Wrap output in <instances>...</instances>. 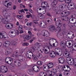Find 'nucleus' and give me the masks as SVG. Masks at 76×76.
<instances>
[{
    "mask_svg": "<svg viewBox=\"0 0 76 76\" xmlns=\"http://www.w3.org/2000/svg\"><path fill=\"white\" fill-rule=\"evenodd\" d=\"M52 71L55 74V73H57V70L55 69H52Z\"/></svg>",
    "mask_w": 76,
    "mask_h": 76,
    "instance_id": "nucleus-41",
    "label": "nucleus"
},
{
    "mask_svg": "<svg viewBox=\"0 0 76 76\" xmlns=\"http://www.w3.org/2000/svg\"><path fill=\"white\" fill-rule=\"evenodd\" d=\"M26 29L28 31H32V28H31L30 27H26Z\"/></svg>",
    "mask_w": 76,
    "mask_h": 76,
    "instance_id": "nucleus-46",
    "label": "nucleus"
},
{
    "mask_svg": "<svg viewBox=\"0 0 76 76\" xmlns=\"http://www.w3.org/2000/svg\"><path fill=\"white\" fill-rule=\"evenodd\" d=\"M28 6L29 7H30L31 8H32V5L30 4H29Z\"/></svg>",
    "mask_w": 76,
    "mask_h": 76,
    "instance_id": "nucleus-55",
    "label": "nucleus"
},
{
    "mask_svg": "<svg viewBox=\"0 0 76 76\" xmlns=\"http://www.w3.org/2000/svg\"><path fill=\"white\" fill-rule=\"evenodd\" d=\"M75 4L74 3H69L68 5L64 4L61 5L60 6V9H61L62 10H64L65 8H67L69 10H73L75 8Z\"/></svg>",
    "mask_w": 76,
    "mask_h": 76,
    "instance_id": "nucleus-3",
    "label": "nucleus"
},
{
    "mask_svg": "<svg viewBox=\"0 0 76 76\" xmlns=\"http://www.w3.org/2000/svg\"><path fill=\"white\" fill-rule=\"evenodd\" d=\"M10 45V42L8 41H6L4 42L3 44V47L6 48L9 47Z\"/></svg>",
    "mask_w": 76,
    "mask_h": 76,
    "instance_id": "nucleus-12",
    "label": "nucleus"
},
{
    "mask_svg": "<svg viewBox=\"0 0 76 76\" xmlns=\"http://www.w3.org/2000/svg\"><path fill=\"white\" fill-rule=\"evenodd\" d=\"M68 34L69 35H71V36L69 37V39H72V38H73L75 37V36L74 35V34L73 33V32L71 31H69Z\"/></svg>",
    "mask_w": 76,
    "mask_h": 76,
    "instance_id": "nucleus-19",
    "label": "nucleus"
},
{
    "mask_svg": "<svg viewBox=\"0 0 76 76\" xmlns=\"http://www.w3.org/2000/svg\"><path fill=\"white\" fill-rule=\"evenodd\" d=\"M37 21H38V20H34L33 21V22L34 23H35L36 25V26H38L39 25V24H38V23Z\"/></svg>",
    "mask_w": 76,
    "mask_h": 76,
    "instance_id": "nucleus-34",
    "label": "nucleus"
},
{
    "mask_svg": "<svg viewBox=\"0 0 76 76\" xmlns=\"http://www.w3.org/2000/svg\"><path fill=\"white\" fill-rule=\"evenodd\" d=\"M33 70L36 73H38L39 71V68L37 66H34L33 67Z\"/></svg>",
    "mask_w": 76,
    "mask_h": 76,
    "instance_id": "nucleus-16",
    "label": "nucleus"
},
{
    "mask_svg": "<svg viewBox=\"0 0 76 76\" xmlns=\"http://www.w3.org/2000/svg\"><path fill=\"white\" fill-rule=\"evenodd\" d=\"M12 49H9L7 50L6 51V53L7 55H9L10 54H11L12 53Z\"/></svg>",
    "mask_w": 76,
    "mask_h": 76,
    "instance_id": "nucleus-26",
    "label": "nucleus"
},
{
    "mask_svg": "<svg viewBox=\"0 0 76 76\" xmlns=\"http://www.w3.org/2000/svg\"><path fill=\"white\" fill-rule=\"evenodd\" d=\"M3 17L2 19V16H0V22H2L4 23H6L7 20L11 18V15L9 13H6L3 15Z\"/></svg>",
    "mask_w": 76,
    "mask_h": 76,
    "instance_id": "nucleus-5",
    "label": "nucleus"
},
{
    "mask_svg": "<svg viewBox=\"0 0 76 76\" xmlns=\"http://www.w3.org/2000/svg\"><path fill=\"white\" fill-rule=\"evenodd\" d=\"M50 56L52 58H54L56 57V53L54 51H52L50 54Z\"/></svg>",
    "mask_w": 76,
    "mask_h": 76,
    "instance_id": "nucleus-25",
    "label": "nucleus"
},
{
    "mask_svg": "<svg viewBox=\"0 0 76 76\" xmlns=\"http://www.w3.org/2000/svg\"><path fill=\"white\" fill-rule=\"evenodd\" d=\"M61 49L58 48H55V51L56 52V53H58L61 50Z\"/></svg>",
    "mask_w": 76,
    "mask_h": 76,
    "instance_id": "nucleus-37",
    "label": "nucleus"
},
{
    "mask_svg": "<svg viewBox=\"0 0 76 76\" xmlns=\"http://www.w3.org/2000/svg\"><path fill=\"white\" fill-rule=\"evenodd\" d=\"M59 1H60V2H63L64 1V0H58Z\"/></svg>",
    "mask_w": 76,
    "mask_h": 76,
    "instance_id": "nucleus-61",
    "label": "nucleus"
},
{
    "mask_svg": "<svg viewBox=\"0 0 76 76\" xmlns=\"http://www.w3.org/2000/svg\"><path fill=\"white\" fill-rule=\"evenodd\" d=\"M57 69H58V70H61V68H60L59 67H57Z\"/></svg>",
    "mask_w": 76,
    "mask_h": 76,
    "instance_id": "nucleus-63",
    "label": "nucleus"
},
{
    "mask_svg": "<svg viewBox=\"0 0 76 76\" xmlns=\"http://www.w3.org/2000/svg\"><path fill=\"white\" fill-rule=\"evenodd\" d=\"M17 17L20 19H23V16L17 15Z\"/></svg>",
    "mask_w": 76,
    "mask_h": 76,
    "instance_id": "nucleus-44",
    "label": "nucleus"
},
{
    "mask_svg": "<svg viewBox=\"0 0 76 76\" xmlns=\"http://www.w3.org/2000/svg\"><path fill=\"white\" fill-rule=\"evenodd\" d=\"M14 64L16 66H17V64H18V66H20V63L18 60H17L15 61Z\"/></svg>",
    "mask_w": 76,
    "mask_h": 76,
    "instance_id": "nucleus-33",
    "label": "nucleus"
},
{
    "mask_svg": "<svg viewBox=\"0 0 76 76\" xmlns=\"http://www.w3.org/2000/svg\"><path fill=\"white\" fill-rule=\"evenodd\" d=\"M35 45H37L38 48H42V45L41 43H35Z\"/></svg>",
    "mask_w": 76,
    "mask_h": 76,
    "instance_id": "nucleus-30",
    "label": "nucleus"
},
{
    "mask_svg": "<svg viewBox=\"0 0 76 76\" xmlns=\"http://www.w3.org/2000/svg\"><path fill=\"white\" fill-rule=\"evenodd\" d=\"M38 57L40 58H42V55L41 54H39Z\"/></svg>",
    "mask_w": 76,
    "mask_h": 76,
    "instance_id": "nucleus-53",
    "label": "nucleus"
},
{
    "mask_svg": "<svg viewBox=\"0 0 76 76\" xmlns=\"http://www.w3.org/2000/svg\"><path fill=\"white\" fill-rule=\"evenodd\" d=\"M31 38V35H25L24 37V39L26 40H28V39H30Z\"/></svg>",
    "mask_w": 76,
    "mask_h": 76,
    "instance_id": "nucleus-21",
    "label": "nucleus"
},
{
    "mask_svg": "<svg viewBox=\"0 0 76 76\" xmlns=\"http://www.w3.org/2000/svg\"><path fill=\"white\" fill-rule=\"evenodd\" d=\"M47 15H48V16H51V15H50V12H48L47 13Z\"/></svg>",
    "mask_w": 76,
    "mask_h": 76,
    "instance_id": "nucleus-60",
    "label": "nucleus"
},
{
    "mask_svg": "<svg viewBox=\"0 0 76 76\" xmlns=\"http://www.w3.org/2000/svg\"><path fill=\"white\" fill-rule=\"evenodd\" d=\"M75 20V18H70L69 20V22L71 23H73V21Z\"/></svg>",
    "mask_w": 76,
    "mask_h": 76,
    "instance_id": "nucleus-39",
    "label": "nucleus"
},
{
    "mask_svg": "<svg viewBox=\"0 0 76 76\" xmlns=\"http://www.w3.org/2000/svg\"><path fill=\"white\" fill-rule=\"evenodd\" d=\"M37 16L39 19H45V16L44 15H41V14H38Z\"/></svg>",
    "mask_w": 76,
    "mask_h": 76,
    "instance_id": "nucleus-28",
    "label": "nucleus"
},
{
    "mask_svg": "<svg viewBox=\"0 0 76 76\" xmlns=\"http://www.w3.org/2000/svg\"><path fill=\"white\" fill-rule=\"evenodd\" d=\"M12 44L13 45H15L16 44V42L13 41L12 42Z\"/></svg>",
    "mask_w": 76,
    "mask_h": 76,
    "instance_id": "nucleus-49",
    "label": "nucleus"
},
{
    "mask_svg": "<svg viewBox=\"0 0 76 76\" xmlns=\"http://www.w3.org/2000/svg\"><path fill=\"white\" fill-rule=\"evenodd\" d=\"M29 74L30 75H34V72L32 70H29Z\"/></svg>",
    "mask_w": 76,
    "mask_h": 76,
    "instance_id": "nucleus-42",
    "label": "nucleus"
},
{
    "mask_svg": "<svg viewBox=\"0 0 76 76\" xmlns=\"http://www.w3.org/2000/svg\"><path fill=\"white\" fill-rule=\"evenodd\" d=\"M42 62L41 61H38L37 62V64L39 66H41L43 64Z\"/></svg>",
    "mask_w": 76,
    "mask_h": 76,
    "instance_id": "nucleus-36",
    "label": "nucleus"
},
{
    "mask_svg": "<svg viewBox=\"0 0 76 76\" xmlns=\"http://www.w3.org/2000/svg\"><path fill=\"white\" fill-rule=\"evenodd\" d=\"M66 15V16L70 15V12L66 10H64L61 13V15L63 18H65L64 15Z\"/></svg>",
    "mask_w": 76,
    "mask_h": 76,
    "instance_id": "nucleus-11",
    "label": "nucleus"
},
{
    "mask_svg": "<svg viewBox=\"0 0 76 76\" xmlns=\"http://www.w3.org/2000/svg\"><path fill=\"white\" fill-rule=\"evenodd\" d=\"M58 52L56 53V54L58 55V56H61V55L63 54V52L62 51L61 49L60 50V51H59Z\"/></svg>",
    "mask_w": 76,
    "mask_h": 76,
    "instance_id": "nucleus-32",
    "label": "nucleus"
},
{
    "mask_svg": "<svg viewBox=\"0 0 76 76\" xmlns=\"http://www.w3.org/2000/svg\"><path fill=\"white\" fill-rule=\"evenodd\" d=\"M76 17V15L74 14L73 15H72L71 16L72 18H75V17Z\"/></svg>",
    "mask_w": 76,
    "mask_h": 76,
    "instance_id": "nucleus-58",
    "label": "nucleus"
},
{
    "mask_svg": "<svg viewBox=\"0 0 76 76\" xmlns=\"http://www.w3.org/2000/svg\"><path fill=\"white\" fill-rule=\"evenodd\" d=\"M51 42H55L53 43V47H57L58 46V42H57L56 39H50L49 40V42H47L46 44V46H43V47L44 48H48V49L49 48H53V46L51 45Z\"/></svg>",
    "mask_w": 76,
    "mask_h": 76,
    "instance_id": "nucleus-1",
    "label": "nucleus"
},
{
    "mask_svg": "<svg viewBox=\"0 0 76 76\" xmlns=\"http://www.w3.org/2000/svg\"><path fill=\"white\" fill-rule=\"evenodd\" d=\"M64 74L65 75V76H67L68 75H69V73H67L66 71H65L64 72Z\"/></svg>",
    "mask_w": 76,
    "mask_h": 76,
    "instance_id": "nucleus-51",
    "label": "nucleus"
},
{
    "mask_svg": "<svg viewBox=\"0 0 76 76\" xmlns=\"http://www.w3.org/2000/svg\"><path fill=\"white\" fill-rule=\"evenodd\" d=\"M23 12L24 13H25V12H24V10H21L19 12V13L20 14V13H21V12Z\"/></svg>",
    "mask_w": 76,
    "mask_h": 76,
    "instance_id": "nucleus-54",
    "label": "nucleus"
},
{
    "mask_svg": "<svg viewBox=\"0 0 76 76\" xmlns=\"http://www.w3.org/2000/svg\"><path fill=\"white\" fill-rule=\"evenodd\" d=\"M6 38L4 37V35L1 33H0V38Z\"/></svg>",
    "mask_w": 76,
    "mask_h": 76,
    "instance_id": "nucleus-38",
    "label": "nucleus"
},
{
    "mask_svg": "<svg viewBox=\"0 0 76 76\" xmlns=\"http://www.w3.org/2000/svg\"><path fill=\"white\" fill-rule=\"evenodd\" d=\"M54 66V64L52 62H50L48 64V69H51Z\"/></svg>",
    "mask_w": 76,
    "mask_h": 76,
    "instance_id": "nucleus-27",
    "label": "nucleus"
},
{
    "mask_svg": "<svg viewBox=\"0 0 76 76\" xmlns=\"http://www.w3.org/2000/svg\"><path fill=\"white\" fill-rule=\"evenodd\" d=\"M43 50H44V49H40V51H39L41 52V53H42V51H43Z\"/></svg>",
    "mask_w": 76,
    "mask_h": 76,
    "instance_id": "nucleus-57",
    "label": "nucleus"
},
{
    "mask_svg": "<svg viewBox=\"0 0 76 76\" xmlns=\"http://www.w3.org/2000/svg\"><path fill=\"white\" fill-rule=\"evenodd\" d=\"M0 70H4V73H6L7 72V68L5 66L2 65L0 66Z\"/></svg>",
    "mask_w": 76,
    "mask_h": 76,
    "instance_id": "nucleus-13",
    "label": "nucleus"
},
{
    "mask_svg": "<svg viewBox=\"0 0 76 76\" xmlns=\"http://www.w3.org/2000/svg\"><path fill=\"white\" fill-rule=\"evenodd\" d=\"M65 2L67 4H69V3H70V2H69L68 0H65Z\"/></svg>",
    "mask_w": 76,
    "mask_h": 76,
    "instance_id": "nucleus-52",
    "label": "nucleus"
},
{
    "mask_svg": "<svg viewBox=\"0 0 76 76\" xmlns=\"http://www.w3.org/2000/svg\"><path fill=\"white\" fill-rule=\"evenodd\" d=\"M51 20L52 21V19L51 18H48L46 19L45 21H43V23H44L42 26H41V25H39V26L42 28H47V24L46 23V22H47L48 23H49L50 21Z\"/></svg>",
    "mask_w": 76,
    "mask_h": 76,
    "instance_id": "nucleus-8",
    "label": "nucleus"
},
{
    "mask_svg": "<svg viewBox=\"0 0 76 76\" xmlns=\"http://www.w3.org/2000/svg\"><path fill=\"white\" fill-rule=\"evenodd\" d=\"M26 56L28 58L30 59L32 58L34 59V61H36L38 60V56L37 55L34 56L33 53L30 50L28 51L27 52Z\"/></svg>",
    "mask_w": 76,
    "mask_h": 76,
    "instance_id": "nucleus-6",
    "label": "nucleus"
},
{
    "mask_svg": "<svg viewBox=\"0 0 76 76\" xmlns=\"http://www.w3.org/2000/svg\"><path fill=\"white\" fill-rule=\"evenodd\" d=\"M60 45L62 48H63L64 49L65 48H66L65 47V43L63 42H61L60 44Z\"/></svg>",
    "mask_w": 76,
    "mask_h": 76,
    "instance_id": "nucleus-29",
    "label": "nucleus"
},
{
    "mask_svg": "<svg viewBox=\"0 0 76 76\" xmlns=\"http://www.w3.org/2000/svg\"><path fill=\"white\" fill-rule=\"evenodd\" d=\"M23 28V27L21 25H19V27H18V29L20 31V30H22L23 29V28Z\"/></svg>",
    "mask_w": 76,
    "mask_h": 76,
    "instance_id": "nucleus-45",
    "label": "nucleus"
},
{
    "mask_svg": "<svg viewBox=\"0 0 76 76\" xmlns=\"http://www.w3.org/2000/svg\"><path fill=\"white\" fill-rule=\"evenodd\" d=\"M47 75V72H42L40 73V76H42V75Z\"/></svg>",
    "mask_w": 76,
    "mask_h": 76,
    "instance_id": "nucleus-35",
    "label": "nucleus"
},
{
    "mask_svg": "<svg viewBox=\"0 0 76 76\" xmlns=\"http://www.w3.org/2000/svg\"><path fill=\"white\" fill-rule=\"evenodd\" d=\"M20 34H23V31L22 30H20Z\"/></svg>",
    "mask_w": 76,
    "mask_h": 76,
    "instance_id": "nucleus-59",
    "label": "nucleus"
},
{
    "mask_svg": "<svg viewBox=\"0 0 76 76\" xmlns=\"http://www.w3.org/2000/svg\"><path fill=\"white\" fill-rule=\"evenodd\" d=\"M57 3V0H54L53 1L52 3V5L54 7L56 6Z\"/></svg>",
    "mask_w": 76,
    "mask_h": 76,
    "instance_id": "nucleus-31",
    "label": "nucleus"
},
{
    "mask_svg": "<svg viewBox=\"0 0 76 76\" xmlns=\"http://www.w3.org/2000/svg\"><path fill=\"white\" fill-rule=\"evenodd\" d=\"M10 33L12 34V35L9 34L10 37H11V38H13L16 36V35H19V31L18 30L16 31L15 30L12 29L10 31Z\"/></svg>",
    "mask_w": 76,
    "mask_h": 76,
    "instance_id": "nucleus-7",
    "label": "nucleus"
},
{
    "mask_svg": "<svg viewBox=\"0 0 76 76\" xmlns=\"http://www.w3.org/2000/svg\"><path fill=\"white\" fill-rule=\"evenodd\" d=\"M45 54H48V53H49V51H48L46 49H45Z\"/></svg>",
    "mask_w": 76,
    "mask_h": 76,
    "instance_id": "nucleus-50",
    "label": "nucleus"
},
{
    "mask_svg": "<svg viewBox=\"0 0 76 76\" xmlns=\"http://www.w3.org/2000/svg\"><path fill=\"white\" fill-rule=\"evenodd\" d=\"M43 70L44 71H45V72H47L48 69V66L47 64H45L43 65Z\"/></svg>",
    "mask_w": 76,
    "mask_h": 76,
    "instance_id": "nucleus-24",
    "label": "nucleus"
},
{
    "mask_svg": "<svg viewBox=\"0 0 76 76\" xmlns=\"http://www.w3.org/2000/svg\"><path fill=\"white\" fill-rule=\"evenodd\" d=\"M41 34L45 37H50V33L49 32L45 30H43L42 31Z\"/></svg>",
    "mask_w": 76,
    "mask_h": 76,
    "instance_id": "nucleus-10",
    "label": "nucleus"
},
{
    "mask_svg": "<svg viewBox=\"0 0 76 76\" xmlns=\"http://www.w3.org/2000/svg\"><path fill=\"white\" fill-rule=\"evenodd\" d=\"M34 41V40L33 39H30V44H31V43H32V42Z\"/></svg>",
    "mask_w": 76,
    "mask_h": 76,
    "instance_id": "nucleus-56",
    "label": "nucleus"
},
{
    "mask_svg": "<svg viewBox=\"0 0 76 76\" xmlns=\"http://www.w3.org/2000/svg\"><path fill=\"white\" fill-rule=\"evenodd\" d=\"M32 24V23L31 22L30 23H27L26 24L27 26H31V25Z\"/></svg>",
    "mask_w": 76,
    "mask_h": 76,
    "instance_id": "nucleus-47",
    "label": "nucleus"
},
{
    "mask_svg": "<svg viewBox=\"0 0 76 76\" xmlns=\"http://www.w3.org/2000/svg\"><path fill=\"white\" fill-rule=\"evenodd\" d=\"M15 55L13 54L12 55V57H15V58H18V59L20 61H23V56L22 55H19V52H16L15 53Z\"/></svg>",
    "mask_w": 76,
    "mask_h": 76,
    "instance_id": "nucleus-9",
    "label": "nucleus"
},
{
    "mask_svg": "<svg viewBox=\"0 0 76 76\" xmlns=\"http://www.w3.org/2000/svg\"><path fill=\"white\" fill-rule=\"evenodd\" d=\"M28 33L29 34H30V35H32V33H31V31H29L28 32Z\"/></svg>",
    "mask_w": 76,
    "mask_h": 76,
    "instance_id": "nucleus-62",
    "label": "nucleus"
},
{
    "mask_svg": "<svg viewBox=\"0 0 76 76\" xmlns=\"http://www.w3.org/2000/svg\"><path fill=\"white\" fill-rule=\"evenodd\" d=\"M6 62L7 63L9 64H10L12 63V59L9 57H7L6 58Z\"/></svg>",
    "mask_w": 76,
    "mask_h": 76,
    "instance_id": "nucleus-14",
    "label": "nucleus"
},
{
    "mask_svg": "<svg viewBox=\"0 0 76 76\" xmlns=\"http://www.w3.org/2000/svg\"><path fill=\"white\" fill-rule=\"evenodd\" d=\"M56 25L58 26L57 28H56V29H55V26H54L52 25L50 26L49 27V31H57L58 32H60L61 31V25L62 24L59 21H57L56 23Z\"/></svg>",
    "mask_w": 76,
    "mask_h": 76,
    "instance_id": "nucleus-2",
    "label": "nucleus"
},
{
    "mask_svg": "<svg viewBox=\"0 0 76 76\" xmlns=\"http://www.w3.org/2000/svg\"><path fill=\"white\" fill-rule=\"evenodd\" d=\"M26 17L27 18H29L30 17V16H31V18H32V15L31 14L29 15H26Z\"/></svg>",
    "mask_w": 76,
    "mask_h": 76,
    "instance_id": "nucleus-48",
    "label": "nucleus"
},
{
    "mask_svg": "<svg viewBox=\"0 0 76 76\" xmlns=\"http://www.w3.org/2000/svg\"><path fill=\"white\" fill-rule=\"evenodd\" d=\"M31 52L32 53H34L35 50H38V49L37 48L35 47H31L30 49Z\"/></svg>",
    "mask_w": 76,
    "mask_h": 76,
    "instance_id": "nucleus-22",
    "label": "nucleus"
},
{
    "mask_svg": "<svg viewBox=\"0 0 76 76\" xmlns=\"http://www.w3.org/2000/svg\"><path fill=\"white\" fill-rule=\"evenodd\" d=\"M29 43L27 42H25L23 44V46H28L29 45Z\"/></svg>",
    "mask_w": 76,
    "mask_h": 76,
    "instance_id": "nucleus-43",
    "label": "nucleus"
},
{
    "mask_svg": "<svg viewBox=\"0 0 76 76\" xmlns=\"http://www.w3.org/2000/svg\"><path fill=\"white\" fill-rule=\"evenodd\" d=\"M58 61L59 63H64L65 62V59L64 58L61 57L58 58Z\"/></svg>",
    "mask_w": 76,
    "mask_h": 76,
    "instance_id": "nucleus-17",
    "label": "nucleus"
},
{
    "mask_svg": "<svg viewBox=\"0 0 76 76\" xmlns=\"http://www.w3.org/2000/svg\"><path fill=\"white\" fill-rule=\"evenodd\" d=\"M16 6H14V7H13V9L14 10H15V9H16Z\"/></svg>",
    "mask_w": 76,
    "mask_h": 76,
    "instance_id": "nucleus-64",
    "label": "nucleus"
},
{
    "mask_svg": "<svg viewBox=\"0 0 76 76\" xmlns=\"http://www.w3.org/2000/svg\"><path fill=\"white\" fill-rule=\"evenodd\" d=\"M5 27L7 28V29H12V28H13V25L10 23L7 24L5 25Z\"/></svg>",
    "mask_w": 76,
    "mask_h": 76,
    "instance_id": "nucleus-15",
    "label": "nucleus"
},
{
    "mask_svg": "<svg viewBox=\"0 0 76 76\" xmlns=\"http://www.w3.org/2000/svg\"><path fill=\"white\" fill-rule=\"evenodd\" d=\"M72 41H67L66 42V45L68 48H70L72 47Z\"/></svg>",
    "mask_w": 76,
    "mask_h": 76,
    "instance_id": "nucleus-20",
    "label": "nucleus"
},
{
    "mask_svg": "<svg viewBox=\"0 0 76 76\" xmlns=\"http://www.w3.org/2000/svg\"><path fill=\"white\" fill-rule=\"evenodd\" d=\"M7 1H6L5 2H4V4L5 6L7 7H9V6H11L12 5V3H7Z\"/></svg>",
    "mask_w": 76,
    "mask_h": 76,
    "instance_id": "nucleus-18",
    "label": "nucleus"
},
{
    "mask_svg": "<svg viewBox=\"0 0 76 76\" xmlns=\"http://www.w3.org/2000/svg\"><path fill=\"white\" fill-rule=\"evenodd\" d=\"M73 48L74 50L76 51V43H75L73 44Z\"/></svg>",
    "mask_w": 76,
    "mask_h": 76,
    "instance_id": "nucleus-40",
    "label": "nucleus"
},
{
    "mask_svg": "<svg viewBox=\"0 0 76 76\" xmlns=\"http://www.w3.org/2000/svg\"><path fill=\"white\" fill-rule=\"evenodd\" d=\"M49 6L48 5V3L47 1H44L42 3L41 7H39L37 9V12H39L41 10V13L42 15H44L45 14L46 11H45V9L47 7H48ZM42 8L43 10H42Z\"/></svg>",
    "mask_w": 76,
    "mask_h": 76,
    "instance_id": "nucleus-4",
    "label": "nucleus"
},
{
    "mask_svg": "<svg viewBox=\"0 0 76 76\" xmlns=\"http://www.w3.org/2000/svg\"><path fill=\"white\" fill-rule=\"evenodd\" d=\"M47 73V76H58L56 75H55L53 76H52V72L50 70H48V72H46Z\"/></svg>",
    "mask_w": 76,
    "mask_h": 76,
    "instance_id": "nucleus-23",
    "label": "nucleus"
}]
</instances>
